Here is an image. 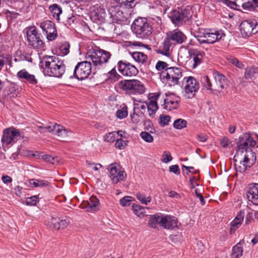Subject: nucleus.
I'll list each match as a JSON object with an SVG mask.
<instances>
[{
    "mask_svg": "<svg viewBox=\"0 0 258 258\" xmlns=\"http://www.w3.org/2000/svg\"><path fill=\"white\" fill-rule=\"evenodd\" d=\"M111 56V53L101 49L89 50L86 55L88 60L78 62L75 67L73 76L79 80L87 79L91 74L92 61L95 69H100L108 62Z\"/></svg>",
    "mask_w": 258,
    "mask_h": 258,
    "instance_id": "nucleus-1",
    "label": "nucleus"
},
{
    "mask_svg": "<svg viewBox=\"0 0 258 258\" xmlns=\"http://www.w3.org/2000/svg\"><path fill=\"white\" fill-rule=\"evenodd\" d=\"M66 66L58 57L49 56L45 58L44 74L50 77L59 78L65 72Z\"/></svg>",
    "mask_w": 258,
    "mask_h": 258,
    "instance_id": "nucleus-2",
    "label": "nucleus"
},
{
    "mask_svg": "<svg viewBox=\"0 0 258 258\" xmlns=\"http://www.w3.org/2000/svg\"><path fill=\"white\" fill-rule=\"evenodd\" d=\"M115 88L124 91L126 94L141 95L145 92V85L136 79L123 80L115 85Z\"/></svg>",
    "mask_w": 258,
    "mask_h": 258,
    "instance_id": "nucleus-3",
    "label": "nucleus"
},
{
    "mask_svg": "<svg viewBox=\"0 0 258 258\" xmlns=\"http://www.w3.org/2000/svg\"><path fill=\"white\" fill-rule=\"evenodd\" d=\"M133 32L137 37L142 39L147 38L152 33V27L145 18L136 19L132 25Z\"/></svg>",
    "mask_w": 258,
    "mask_h": 258,
    "instance_id": "nucleus-4",
    "label": "nucleus"
},
{
    "mask_svg": "<svg viewBox=\"0 0 258 258\" xmlns=\"http://www.w3.org/2000/svg\"><path fill=\"white\" fill-rule=\"evenodd\" d=\"M160 76L163 82H166L170 86H172L179 84V80L182 77V72L179 68L169 67L162 71Z\"/></svg>",
    "mask_w": 258,
    "mask_h": 258,
    "instance_id": "nucleus-5",
    "label": "nucleus"
},
{
    "mask_svg": "<svg viewBox=\"0 0 258 258\" xmlns=\"http://www.w3.org/2000/svg\"><path fill=\"white\" fill-rule=\"evenodd\" d=\"M38 128L41 133H45L47 132L57 135L59 140L62 141H66L68 137L72 134V132L66 129L63 126L54 123H50L46 126L40 125Z\"/></svg>",
    "mask_w": 258,
    "mask_h": 258,
    "instance_id": "nucleus-6",
    "label": "nucleus"
},
{
    "mask_svg": "<svg viewBox=\"0 0 258 258\" xmlns=\"http://www.w3.org/2000/svg\"><path fill=\"white\" fill-rule=\"evenodd\" d=\"M131 8L118 3H113L108 8V13L112 20L116 21H125L129 16L127 9Z\"/></svg>",
    "mask_w": 258,
    "mask_h": 258,
    "instance_id": "nucleus-7",
    "label": "nucleus"
},
{
    "mask_svg": "<svg viewBox=\"0 0 258 258\" xmlns=\"http://www.w3.org/2000/svg\"><path fill=\"white\" fill-rule=\"evenodd\" d=\"M23 137L19 130L13 127H9L3 131L2 143L3 147L12 145Z\"/></svg>",
    "mask_w": 258,
    "mask_h": 258,
    "instance_id": "nucleus-8",
    "label": "nucleus"
},
{
    "mask_svg": "<svg viewBox=\"0 0 258 258\" xmlns=\"http://www.w3.org/2000/svg\"><path fill=\"white\" fill-rule=\"evenodd\" d=\"M27 40L29 45L36 49H43L45 44L42 40L41 34L38 33L35 26H31L25 29Z\"/></svg>",
    "mask_w": 258,
    "mask_h": 258,
    "instance_id": "nucleus-9",
    "label": "nucleus"
},
{
    "mask_svg": "<svg viewBox=\"0 0 258 258\" xmlns=\"http://www.w3.org/2000/svg\"><path fill=\"white\" fill-rule=\"evenodd\" d=\"M107 169L109 171V176L113 183L116 184L125 179L126 173L117 163L110 164Z\"/></svg>",
    "mask_w": 258,
    "mask_h": 258,
    "instance_id": "nucleus-10",
    "label": "nucleus"
},
{
    "mask_svg": "<svg viewBox=\"0 0 258 258\" xmlns=\"http://www.w3.org/2000/svg\"><path fill=\"white\" fill-rule=\"evenodd\" d=\"M189 16L190 12L186 9L173 10L168 15L171 21L176 26L181 25L183 21L188 19Z\"/></svg>",
    "mask_w": 258,
    "mask_h": 258,
    "instance_id": "nucleus-11",
    "label": "nucleus"
},
{
    "mask_svg": "<svg viewBox=\"0 0 258 258\" xmlns=\"http://www.w3.org/2000/svg\"><path fill=\"white\" fill-rule=\"evenodd\" d=\"M183 82H185L183 96L187 99H191L194 97L195 93L198 90L199 86L198 82L193 77H184Z\"/></svg>",
    "mask_w": 258,
    "mask_h": 258,
    "instance_id": "nucleus-12",
    "label": "nucleus"
},
{
    "mask_svg": "<svg viewBox=\"0 0 258 258\" xmlns=\"http://www.w3.org/2000/svg\"><path fill=\"white\" fill-rule=\"evenodd\" d=\"M241 34L245 36H250L258 32L257 22L255 19H247L242 21L240 24Z\"/></svg>",
    "mask_w": 258,
    "mask_h": 258,
    "instance_id": "nucleus-13",
    "label": "nucleus"
},
{
    "mask_svg": "<svg viewBox=\"0 0 258 258\" xmlns=\"http://www.w3.org/2000/svg\"><path fill=\"white\" fill-rule=\"evenodd\" d=\"M118 71L123 76L132 77L135 76L138 74V70L136 67L128 62L120 60L117 63Z\"/></svg>",
    "mask_w": 258,
    "mask_h": 258,
    "instance_id": "nucleus-14",
    "label": "nucleus"
},
{
    "mask_svg": "<svg viewBox=\"0 0 258 258\" xmlns=\"http://www.w3.org/2000/svg\"><path fill=\"white\" fill-rule=\"evenodd\" d=\"M188 53L189 57V60L192 62L191 67L193 69L196 68L203 62L205 55L204 51L191 48L188 49Z\"/></svg>",
    "mask_w": 258,
    "mask_h": 258,
    "instance_id": "nucleus-15",
    "label": "nucleus"
},
{
    "mask_svg": "<svg viewBox=\"0 0 258 258\" xmlns=\"http://www.w3.org/2000/svg\"><path fill=\"white\" fill-rule=\"evenodd\" d=\"M40 27L45 32L47 38L49 41L54 40L57 36L55 24L50 21H45L41 23Z\"/></svg>",
    "mask_w": 258,
    "mask_h": 258,
    "instance_id": "nucleus-16",
    "label": "nucleus"
},
{
    "mask_svg": "<svg viewBox=\"0 0 258 258\" xmlns=\"http://www.w3.org/2000/svg\"><path fill=\"white\" fill-rule=\"evenodd\" d=\"M249 138V134H245L242 137H240L239 141L237 143V152L234 156V161L236 162L237 158H239V153L241 155L244 151L246 152L248 149V138Z\"/></svg>",
    "mask_w": 258,
    "mask_h": 258,
    "instance_id": "nucleus-17",
    "label": "nucleus"
},
{
    "mask_svg": "<svg viewBox=\"0 0 258 258\" xmlns=\"http://www.w3.org/2000/svg\"><path fill=\"white\" fill-rule=\"evenodd\" d=\"M246 196L249 201L258 205V183L249 184L246 190Z\"/></svg>",
    "mask_w": 258,
    "mask_h": 258,
    "instance_id": "nucleus-18",
    "label": "nucleus"
},
{
    "mask_svg": "<svg viewBox=\"0 0 258 258\" xmlns=\"http://www.w3.org/2000/svg\"><path fill=\"white\" fill-rule=\"evenodd\" d=\"M167 36L173 45L181 44L186 39L185 35L178 29L170 32Z\"/></svg>",
    "mask_w": 258,
    "mask_h": 258,
    "instance_id": "nucleus-19",
    "label": "nucleus"
},
{
    "mask_svg": "<svg viewBox=\"0 0 258 258\" xmlns=\"http://www.w3.org/2000/svg\"><path fill=\"white\" fill-rule=\"evenodd\" d=\"M160 226L167 229H173L177 226V219L170 215H162Z\"/></svg>",
    "mask_w": 258,
    "mask_h": 258,
    "instance_id": "nucleus-20",
    "label": "nucleus"
},
{
    "mask_svg": "<svg viewBox=\"0 0 258 258\" xmlns=\"http://www.w3.org/2000/svg\"><path fill=\"white\" fill-rule=\"evenodd\" d=\"M18 78L22 81L35 85L37 83V80L34 75L29 74L25 69H23L17 74Z\"/></svg>",
    "mask_w": 258,
    "mask_h": 258,
    "instance_id": "nucleus-21",
    "label": "nucleus"
},
{
    "mask_svg": "<svg viewBox=\"0 0 258 258\" xmlns=\"http://www.w3.org/2000/svg\"><path fill=\"white\" fill-rule=\"evenodd\" d=\"M224 34L222 31H215L212 33H203V37L206 38V43H214L220 40Z\"/></svg>",
    "mask_w": 258,
    "mask_h": 258,
    "instance_id": "nucleus-22",
    "label": "nucleus"
},
{
    "mask_svg": "<svg viewBox=\"0 0 258 258\" xmlns=\"http://www.w3.org/2000/svg\"><path fill=\"white\" fill-rule=\"evenodd\" d=\"M49 223L50 226L56 230L63 229L66 228L70 222L66 220L60 219L59 218H51Z\"/></svg>",
    "mask_w": 258,
    "mask_h": 258,
    "instance_id": "nucleus-23",
    "label": "nucleus"
},
{
    "mask_svg": "<svg viewBox=\"0 0 258 258\" xmlns=\"http://www.w3.org/2000/svg\"><path fill=\"white\" fill-rule=\"evenodd\" d=\"M99 203V200L96 197L92 196L88 201L83 202L82 208L87 209V211L89 212L95 211Z\"/></svg>",
    "mask_w": 258,
    "mask_h": 258,
    "instance_id": "nucleus-24",
    "label": "nucleus"
},
{
    "mask_svg": "<svg viewBox=\"0 0 258 258\" xmlns=\"http://www.w3.org/2000/svg\"><path fill=\"white\" fill-rule=\"evenodd\" d=\"M245 215L243 210H240L235 219L231 222V230H235L241 225Z\"/></svg>",
    "mask_w": 258,
    "mask_h": 258,
    "instance_id": "nucleus-25",
    "label": "nucleus"
},
{
    "mask_svg": "<svg viewBox=\"0 0 258 258\" xmlns=\"http://www.w3.org/2000/svg\"><path fill=\"white\" fill-rule=\"evenodd\" d=\"M172 44L173 43L167 36V37L164 40L162 46L157 51V53L165 56H169L170 54V49Z\"/></svg>",
    "mask_w": 258,
    "mask_h": 258,
    "instance_id": "nucleus-26",
    "label": "nucleus"
},
{
    "mask_svg": "<svg viewBox=\"0 0 258 258\" xmlns=\"http://www.w3.org/2000/svg\"><path fill=\"white\" fill-rule=\"evenodd\" d=\"M213 77L218 87L222 89L227 85V80L225 76L220 74L218 72H215L213 73Z\"/></svg>",
    "mask_w": 258,
    "mask_h": 258,
    "instance_id": "nucleus-27",
    "label": "nucleus"
},
{
    "mask_svg": "<svg viewBox=\"0 0 258 258\" xmlns=\"http://www.w3.org/2000/svg\"><path fill=\"white\" fill-rule=\"evenodd\" d=\"M244 243V240H241L233 246L231 253V258H240L242 256L243 251L242 245Z\"/></svg>",
    "mask_w": 258,
    "mask_h": 258,
    "instance_id": "nucleus-28",
    "label": "nucleus"
},
{
    "mask_svg": "<svg viewBox=\"0 0 258 258\" xmlns=\"http://www.w3.org/2000/svg\"><path fill=\"white\" fill-rule=\"evenodd\" d=\"M131 118L133 123H138L144 120V114L139 108H134L133 113L131 114Z\"/></svg>",
    "mask_w": 258,
    "mask_h": 258,
    "instance_id": "nucleus-29",
    "label": "nucleus"
},
{
    "mask_svg": "<svg viewBox=\"0 0 258 258\" xmlns=\"http://www.w3.org/2000/svg\"><path fill=\"white\" fill-rule=\"evenodd\" d=\"M146 104L147 105L149 115L153 118L158 109L157 101L155 100H150L148 102H146Z\"/></svg>",
    "mask_w": 258,
    "mask_h": 258,
    "instance_id": "nucleus-30",
    "label": "nucleus"
},
{
    "mask_svg": "<svg viewBox=\"0 0 258 258\" xmlns=\"http://www.w3.org/2000/svg\"><path fill=\"white\" fill-rule=\"evenodd\" d=\"M258 77V68H248L245 70L244 78L246 80L254 79Z\"/></svg>",
    "mask_w": 258,
    "mask_h": 258,
    "instance_id": "nucleus-31",
    "label": "nucleus"
},
{
    "mask_svg": "<svg viewBox=\"0 0 258 258\" xmlns=\"http://www.w3.org/2000/svg\"><path fill=\"white\" fill-rule=\"evenodd\" d=\"M132 56L137 62H141L142 64H145L147 62L148 56L143 52L138 51L133 52L132 53Z\"/></svg>",
    "mask_w": 258,
    "mask_h": 258,
    "instance_id": "nucleus-32",
    "label": "nucleus"
},
{
    "mask_svg": "<svg viewBox=\"0 0 258 258\" xmlns=\"http://www.w3.org/2000/svg\"><path fill=\"white\" fill-rule=\"evenodd\" d=\"M107 77L106 81L111 83H114L121 78V76L117 73L115 67L108 72Z\"/></svg>",
    "mask_w": 258,
    "mask_h": 258,
    "instance_id": "nucleus-33",
    "label": "nucleus"
},
{
    "mask_svg": "<svg viewBox=\"0 0 258 258\" xmlns=\"http://www.w3.org/2000/svg\"><path fill=\"white\" fill-rule=\"evenodd\" d=\"M241 7L245 10L254 11L256 8H258V0H252V2L248 1L242 3Z\"/></svg>",
    "mask_w": 258,
    "mask_h": 258,
    "instance_id": "nucleus-34",
    "label": "nucleus"
},
{
    "mask_svg": "<svg viewBox=\"0 0 258 258\" xmlns=\"http://www.w3.org/2000/svg\"><path fill=\"white\" fill-rule=\"evenodd\" d=\"M49 10L53 17L58 21L59 20V16L62 13L61 7L57 4H55L49 7Z\"/></svg>",
    "mask_w": 258,
    "mask_h": 258,
    "instance_id": "nucleus-35",
    "label": "nucleus"
},
{
    "mask_svg": "<svg viewBox=\"0 0 258 258\" xmlns=\"http://www.w3.org/2000/svg\"><path fill=\"white\" fill-rule=\"evenodd\" d=\"M105 13L103 9H98L92 14V17L96 22H102L104 21Z\"/></svg>",
    "mask_w": 258,
    "mask_h": 258,
    "instance_id": "nucleus-36",
    "label": "nucleus"
},
{
    "mask_svg": "<svg viewBox=\"0 0 258 258\" xmlns=\"http://www.w3.org/2000/svg\"><path fill=\"white\" fill-rule=\"evenodd\" d=\"M162 215H159L158 214H155L152 216L150 217V220L149 221V226L150 227L156 228L157 227V225H159L160 226V221L161 220Z\"/></svg>",
    "mask_w": 258,
    "mask_h": 258,
    "instance_id": "nucleus-37",
    "label": "nucleus"
},
{
    "mask_svg": "<svg viewBox=\"0 0 258 258\" xmlns=\"http://www.w3.org/2000/svg\"><path fill=\"white\" fill-rule=\"evenodd\" d=\"M30 183L35 187H43L48 185L49 182L45 180L39 179H31Z\"/></svg>",
    "mask_w": 258,
    "mask_h": 258,
    "instance_id": "nucleus-38",
    "label": "nucleus"
},
{
    "mask_svg": "<svg viewBox=\"0 0 258 258\" xmlns=\"http://www.w3.org/2000/svg\"><path fill=\"white\" fill-rule=\"evenodd\" d=\"M179 102L180 100L172 101L170 100L169 101V102H164L163 108L170 111L175 109L178 107Z\"/></svg>",
    "mask_w": 258,
    "mask_h": 258,
    "instance_id": "nucleus-39",
    "label": "nucleus"
},
{
    "mask_svg": "<svg viewBox=\"0 0 258 258\" xmlns=\"http://www.w3.org/2000/svg\"><path fill=\"white\" fill-rule=\"evenodd\" d=\"M136 197L143 204L147 205L151 201V197L150 196L146 197L143 193L138 192L136 194Z\"/></svg>",
    "mask_w": 258,
    "mask_h": 258,
    "instance_id": "nucleus-40",
    "label": "nucleus"
},
{
    "mask_svg": "<svg viewBox=\"0 0 258 258\" xmlns=\"http://www.w3.org/2000/svg\"><path fill=\"white\" fill-rule=\"evenodd\" d=\"M187 125V121L183 119L179 118L175 120L173 123V127L176 129L181 130L185 127Z\"/></svg>",
    "mask_w": 258,
    "mask_h": 258,
    "instance_id": "nucleus-41",
    "label": "nucleus"
},
{
    "mask_svg": "<svg viewBox=\"0 0 258 258\" xmlns=\"http://www.w3.org/2000/svg\"><path fill=\"white\" fill-rule=\"evenodd\" d=\"M116 132H112L106 134L104 137V140L105 141L110 143H113L115 141L116 139L117 138L116 137Z\"/></svg>",
    "mask_w": 258,
    "mask_h": 258,
    "instance_id": "nucleus-42",
    "label": "nucleus"
},
{
    "mask_svg": "<svg viewBox=\"0 0 258 258\" xmlns=\"http://www.w3.org/2000/svg\"><path fill=\"white\" fill-rule=\"evenodd\" d=\"M127 107L123 106L121 109H118L116 112V117L119 119H123L127 116Z\"/></svg>",
    "mask_w": 258,
    "mask_h": 258,
    "instance_id": "nucleus-43",
    "label": "nucleus"
},
{
    "mask_svg": "<svg viewBox=\"0 0 258 258\" xmlns=\"http://www.w3.org/2000/svg\"><path fill=\"white\" fill-rule=\"evenodd\" d=\"M227 59L229 62L231 63L232 64L238 68L242 69L244 67V65L242 64V63L235 57L230 55L227 56Z\"/></svg>",
    "mask_w": 258,
    "mask_h": 258,
    "instance_id": "nucleus-44",
    "label": "nucleus"
},
{
    "mask_svg": "<svg viewBox=\"0 0 258 258\" xmlns=\"http://www.w3.org/2000/svg\"><path fill=\"white\" fill-rule=\"evenodd\" d=\"M70 44L68 42H65L61 44L59 47V51L60 52V55H66L70 52Z\"/></svg>",
    "mask_w": 258,
    "mask_h": 258,
    "instance_id": "nucleus-45",
    "label": "nucleus"
},
{
    "mask_svg": "<svg viewBox=\"0 0 258 258\" xmlns=\"http://www.w3.org/2000/svg\"><path fill=\"white\" fill-rule=\"evenodd\" d=\"M114 3H118L120 4H122L127 8H133L136 6L135 0H114Z\"/></svg>",
    "mask_w": 258,
    "mask_h": 258,
    "instance_id": "nucleus-46",
    "label": "nucleus"
},
{
    "mask_svg": "<svg viewBox=\"0 0 258 258\" xmlns=\"http://www.w3.org/2000/svg\"><path fill=\"white\" fill-rule=\"evenodd\" d=\"M127 141H124L121 138H117L115 144V147L119 150H122L127 146Z\"/></svg>",
    "mask_w": 258,
    "mask_h": 258,
    "instance_id": "nucleus-47",
    "label": "nucleus"
},
{
    "mask_svg": "<svg viewBox=\"0 0 258 258\" xmlns=\"http://www.w3.org/2000/svg\"><path fill=\"white\" fill-rule=\"evenodd\" d=\"M140 136L146 142L152 143L154 141L153 137L148 132H142L140 134Z\"/></svg>",
    "mask_w": 258,
    "mask_h": 258,
    "instance_id": "nucleus-48",
    "label": "nucleus"
},
{
    "mask_svg": "<svg viewBox=\"0 0 258 258\" xmlns=\"http://www.w3.org/2000/svg\"><path fill=\"white\" fill-rule=\"evenodd\" d=\"M134 198L130 196H125L119 200V204L122 206H130Z\"/></svg>",
    "mask_w": 258,
    "mask_h": 258,
    "instance_id": "nucleus-49",
    "label": "nucleus"
},
{
    "mask_svg": "<svg viewBox=\"0 0 258 258\" xmlns=\"http://www.w3.org/2000/svg\"><path fill=\"white\" fill-rule=\"evenodd\" d=\"M202 82L204 87H205L207 89L209 90H212V83L210 80L209 77L208 76H204L202 78Z\"/></svg>",
    "mask_w": 258,
    "mask_h": 258,
    "instance_id": "nucleus-50",
    "label": "nucleus"
},
{
    "mask_svg": "<svg viewBox=\"0 0 258 258\" xmlns=\"http://www.w3.org/2000/svg\"><path fill=\"white\" fill-rule=\"evenodd\" d=\"M173 158L168 151H164L162 156L161 161L164 163H167L171 161Z\"/></svg>",
    "mask_w": 258,
    "mask_h": 258,
    "instance_id": "nucleus-51",
    "label": "nucleus"
},
{
    "mask_svg": "<svg viewBox=\"0 0 258 258\" xmlns=\"http://www.w3.org/2000/svg\"><path fill=\"white\" fill-rule=\"evenodd\" d=\"M38 201V198L37 196H34L27 198L26 200V203L27 205L35 206Z\"/></svg>",
    "mask_w": 258,
    "mask_h": 258,
    "instance_id": "nucleus-52",
    "label": "nucleus"
},
{
    "mask_svg": "<svg viewBox=\"0 0 258 258\" xmlns=\"http://www.w3.org/2000/svg\"><path fill=\"white\" fill-rule=\"evenodd\" d=\"M144 121L146 129L148 130L151 133L155 132V130L153 128V123L150 119H144Z\"/></svg>",
    "mask_w": 258,
    "mask_h": 258,
    "instance_id": "nucleus-53",
    "label": "nucleus"
},
{
    "mask_svg": "<svg viewBox=\"0 0 258 258\" xmlns=\"http://www.w3.org/2000/svg\"><path fill=\"white\" fill-rule=\"evenodd\" d=\"M170 120V117L169 115H161L160 117V124L164 126L167 125Z\"/></svg>",
    "mask_w": 258,
    "mask_h": 258,
    "instance_id": "nucleus-54",
    "label": "nucleus"
},
{
    "mask_svg": "<svg viewBox=\"0 0 258 258\" xmlns=\"http://www.w3.org/2000/svg\"><path fill=\"white\" fill-rule=\"evenodd\" d=\"M168 64L164 61H158L155 66V68L158 71H162L163 70H165L167 68H169V67H168Z\"/></svg>",
    "mask_w": 258,
    "mask_h": 258,
    "instance_id": "nucleus-55",
    "label": "nucleus"
},
{
    "mask_svg": "<svg viewBox=\"0 0 258 258\" xmlns=\"http://www.w3.org/2000/svg\"><path fill=\"white\" fill-rule=\"evenodd\" d=\"M220 145L223 148H230L232 145L231 142L226 137L223 138L220 141Z\"/></svg>",
    "mask_w": 258,
    "mask_h": 258,
    "instance_id": "nucleus-56",
    "label": "nucleus"
},
{
    "mask_svg": "<svg viewBox=\"0 0 258 258\" xmlns=\"http://www.w3.org/2000/svg\"><path fill=\"white\" fill-rule=\"evenodd\" d=\"M133 209L135 212V214L138 216L143 214V208L140 205H133Z\"/></svg>",
    "mask_w": 258,
    "mask_h": 258,
    "instance_id": "nucleus-57",
    "label": "nucleus"
},
{
    "mask_svg": "<svg viewBox=\"0 0 258 258\" xmlns=\"http://www.w3.org/2000/svg\"><path fill=\"white\" fill-rule=\"evenodd\" d=\"M180 98L175 95L173 94H170L169 95H167L166 98L164 99V102H169V101H175V100H179Z\"/></svg>",
    "mask_w": 258,
    "mask_h": 258,
    "instance_id": "nucleus-58",
    "label": "nucleus"
},
{
    "mask_svg": "<svg viewBox=\"0 0 258 258\" xmlns=\"http://www.w3.org/2000/svg\"><path fill=\"white\" fill-rule=\"evenodd\" d=\"M249 162V159L248 158V156L246 155H245L244 156L243 161H240V164H242V165L243 166V167L241 168V170H243V171H245L246 170L247 166L250 167V165H246V163H248Z\"/></svg>",
    "mask_w": 258,
    "mask_h": 258,
    "instance_id": "nucleus-59",
    "label": "nucleus"
},
{
    "mask_svg": "<svg viewBox=\"0 0 258 258\" xmlns=\"http://www.w3.org/2000/svg\"><path fill=\"white\" fill-rule=\"evenodd\" d=\"M169 171L174 173L176 175L180 174V169L177 165H171L169 168Z\"/></svg>",
    "mask_w": 258,
    "mask_h": 258,
    "instance_id": "nucleus-60",
    "label": "nucleus"
},
{
    "mask_svg": "<svg viewBox=\"0 0 258 258\" xmlns=\"http://www.w3.org/2000/svg\"><path fill=\"white\" fill-rule=\"evenodd\" d=\"M198 42L201 43H206V38L203 37V33L195 36Z\"/></svg>",
    "mask_w": 258,
    "mask_h": 258,
    "instance_id": "nucleus-61",
    "label": "nucleus"
},
{
    "mask_svg": "<svg viewBox=\"0 0 258 258\" xmlns=\"http://www.w3.org/2000/svg\"><path fill=\"white\" fill-rule=\"evenodd\" d=\"M132 46H143L148 49L151 50V48L149 47L148 45L143 44L142 42H138V41H134L132 42L131 43Z\"/></svg>",
    "mask_w": 258,
    "mask_h": 258,
    "instance_id": "nucleus-62",
    "label": "nucleus"
},
{
    "mask_svg": "<svg viewBox=\"0 0 258 258\" xmlns=\"http://www.w3.org/2000/svg\"><path fill=\"white\" fill-rule=\"evenodd\" d=\"M2 180L5 184H8L12 182V178L8 175H3L2 177Z\"/></svg>",
    "mask_w": 258,
    "mask_h": 258,
    "instance_id": "nucleus-63",
    "label": "nucleus"
},
{
    "mask_svg": "<svg viewBox=\"0 0 258 258\" xmlns=\"http://www.w3.org/2000/svg\"><path fill=\"white\" fill-rule=\"evenodd\" d=\"M228 7L231 9L238 10L240 8V6L239 4H237L235 2H232L230 1V3H229Z\"/></svg>",
    "mask_w": 258,
    "mask_h": 258,
    "instance_id": "nucleus-64",
    "label": "nucleus"
}]
</instances>
